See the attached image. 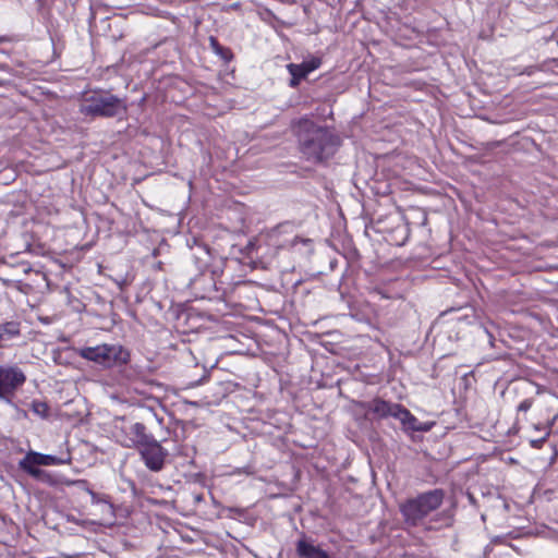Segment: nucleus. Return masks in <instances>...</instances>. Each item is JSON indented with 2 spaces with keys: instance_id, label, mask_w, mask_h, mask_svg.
<instances>
[{
  "instance_id": "nucleus-26",
  "label": "nucleus",
  "mask_w": 558,
  "mask_h": 558,
  "mask_svg": "<svg viewBox=\"0 0 558 558\" xmlns=\"http://www.w3.org/2000/svg\"><path fill=\"white\" fill-rule=\"evenodd\" d=\"M299 241V238H294V240L292 241V245H295V243Z\"/></svg>"
},
{
  "instance_id": "nucleus-20",
  "label": "nucleus",
  "mask_w": 558,
  "mask_h": 558,
  "mask_svg": "<svg viewBox=\"0 0 558 558\" xmlns=\"http://www.w3.org/2000/svg\"><path fill=\"white\" fill-rule=\"evenodd\" d=\"M86 492L90 495V498H92V502L93 504H100V502H104V504H107L109 505L110 508H112V505L108 501V496L106 495H100L94 490H92L90 488H86Z\"/></svg>"
},
{
  "instance_id": "nucleus-1",
  "label": "nucleus",
  "mask_w": 558,
  "mask_h": 558,
  "mask_svg": "<svg viewBox=\"0 0 558 558\" xmlns=\"http://www.w3.org/2000/svg\"><path fill=\"white\" fill-rule=\"evenodd\" d=\"M302 156L311 162L319 163L335 155L340 138L328 128L303 118L293 128Z\"/></svg>"
},
{
  "instance_id": "nucleus-16",
  "label": "nucleus",
  "mask_w": 558,
  "mask_h": 558,
  "mask_svg": "<svg viewBox=\"0 0 558 558\" xmlns=\"http://www.w3.org/2000/svg\"><path fill=\"white\" fill-rule=\"evenodd\" d=\"M288 72L291 75L289 86L292 88H296L300 85V82L308 75L305 73L304 69L301 66V64L296 63H289L287 65Z\"/></svg>"
},
{
  "instance_id": "nucleus-6",
  "label": "nucleus",
  "mask_w": 558,
  "mask_h": 558,
  "mask_svg": "<svg viewBox=\"0 0 558 558\" xmlns=\"http://www.w3.org/2000/svg\"><path fill=\"white\" fill-rule=\"evenodd\" d=\"M476 320V312L473 306L464 305L451 307L438 316L436 325L449 333L450 339H460L463 327L473 324Z\"/></svg>"
},
{
  "instance_id": "nucleus-10",
  "label": "nucleus",
  "mask_w": 558,
  "mask_h": 558,
  "mask_svg": "<svg viewBox=\"0 0 558 558\" xmlns=\"http://www.w3.org/2000/svg\"><path fill=\"white\" fill-rule=\"evenodd\" d=\"M20 470L32 476L34 480L44 483L48 486L56 487L59 485H86L87 482L84 480H77V481H65L62 476L54 475L48 471H45L40 468H31L27 466H19Z\"/></svg>"
},
{
  "instance_id": "nucleus-13",
  "label": "nucleus",
  "mask_w": 558,
  "mask_h": 558,
  "mask_svg": "<svg viewBox=\"0 0 558 558\" xmlns=\"http://www.w3.org/2000/svg\"><path fill=\"white\" fill-rule=\"evenodd\" d=\"M396 418L401 422L404 432H428L432 428V424L420 422L402 404L400 407V411L397 412Z\"/></svg>"
},
{
  "instance_id": "nucleus-21",
  "label": "nucleus",
  "mask_w": 558,
  "mask_h": 558,
  "mask_svg": "<svg viewBox=\"0 0 558 558\" xmlns=\"http://www.w3.org/2000/svg\"><path fill=\"white\" fill-rule=\"evenodd\" d=\"M545 64L525 66L519 74L532 75L536 71H544Z\"/></svg>"
},
{
  "instance_id": "nucleus-23",
  "label": "nucleus",
  "mask_w": 558,
  "mask_h": 558,
  "mask_svg": "<svg viewBox=\"0 0 558 558\" xmlns=\"http://www.w3.org/2000/svg\"><path fill=\"white\" fill-rule=\"evenodd\" d=\"M549 433H550V430L548 429V430L545 432V435L543 437H541L538 439L531 440L532 447L533 448H541L542 445L544 444V441L546 440V438L549 436Z\"/></svg>"
},
{
  "instance_id": "nucleus-19",
  "label": "nucleus",
  "mask_w": 558,
  "mask_h": 558,
  "mask_svg": "<svg viewBox=\"0 0 558 558\" xmlns=\"http://www.w3.org/2000/svg\"><path fill=\"white\" fill-rule=\"evenodd\" d=\"M301 66L304 69L305 73L310 74L311 72L318 69L322 64L320 58L314 57L310 60H305L302 63H300Z\"/></svg>"
},
{
  "instance_id": "nucleus-22",
  "label": "nucleus",
  "mask_w": 558,
  "mask_h": 558,
  "mask_svg": "<svg viewBox=\"0 0 558 558\" xmlns=\"http://www.w3.org/2000/svg\"><path fill=\"white\" fill-rule=\"evenodd\" d=\"M533 404V399H524L519 405H518V411L519 412H526L531 409Z\"/></svg>"
},
{
  "instance_id": "nucleus-17",
  "label": "nucleus",
  "mask_w": 558,
  "mask_h": 558,
  "mask_svg": "<svg viewBox=\"0 0 558 558\" xmlns=\"http://www.w3.org/2000/svg\"><path fill=\"white\" fill-rule=\"evenodd\" d=\"M209 45L213 51L225 61H230L232 59V52L229 48L220 45L218 39L214 36L209 37Z\"/></svg>"
},
{
  "instance_id": "nucleus-15",
  "label": "nucleus",
  "mask_w": 558,
  "mask_h": 558,
  "mask_svg": "<svg viewBox=\"0 0 558 558\" xmlns=\"http://www.w3.org/2000/svg\"><path fill=\"white\" fill-rule=\"evenodd\" d=\"M20 323L7 322L0 325V348L5 345V342L20 335Z\"/></svg>"
},
{
  "instance_id": "nucleus-8",
  "label": "nucleus",
  "mask_w": 558,
  "mask_h": 558,
  "mask_svg": "<svg viewBox=\"0 0 558 558\" xmlns=\"http://www.w3.org/2000/svg\"><path fill=\"white\" fill-rule=\"evenodd\" d=\"M137 450L145 466L149 471L160 472L165 468L168 451L161 446L158 439Z\"/></svg>"
},
{
  "instance_id": "nucleus-14",
  "label": "nucleus",
  "mask_w": 558,
  "mask_h": 558,
  "mask_svg": "<svg viewBox=\"0 0 558 558\" xmlns=\"http://www.w3.org/2000/svg\"><path fill=\"white\" fill-rule=\"evenodd\" d=\"M191 251L196 269L203 272L209 266L211 259L209 247L205 244L196 243L195 246L191 247Z\"/></svg>"
},
{
  "instance_id": "nucleus-5",
  "label": "nucleus",
  "mask_w": 558,
  "mask_h": 558,
  "mask_svg": "<svg viewBox=\"0 0 558 558\" xmlns=\"http://www.w3.org/2000/svg\"><path fill=\"white\" fill-rule=\"evenodd\" d=\"M78 355L87 361L94 362L102 368L109 369L122 367L130 362V351L121 344H99L85 347L77 351Z\"/></svg>"
},
{
  "instance_id": "nucleus-11",
  "label": "nucleus",
  "mask_w": 558,
  "mask_h": 558,
  "mask_svg": "<svg viewBox=\"0 0 558 558\" xmlns=\"http://www.w3.org/2000/svg\"><path fill=\"white\" fill-rule=\"evenodd\" d=\"M295 553L299 558H330L328 551L315 544L312 537L302 534L295 543Z\"/></svg>"
},
{
  "instance_id": "nucleus-4",
  "label": "nucleus",
  "mask_w": 558,
  "mask_h": 558,
  "mask_svg": "<svg viewBox=\"0 0 558 558\" xmlns=\"http://www.w3.org/2000/svg\"><path fill=\"white\" fill-rule=\"evenodd\" d=\"M444 498V489H430L418 494L414 498L407 499L400 505V512L405 523L416 526L424 518L441 506Z\"/></svg>"
},
{
  "instance_id": "nucleus-18",
  "label": "nucleus",
  "mask_w": 558,
  "mask_h": 558,
  "mask_svg": "<svg viewBox=\"0 0 558 558\" xmlns=\"http://www.w3.org/2000/svg\"><path fill=\"white\" fill-rule=\"evenodd\" d=\"M31 408H32L33 412L35 414H37L38 416H40L43 418L48 416L49 408L46 402L39 401V400H34L31 404Z\"/></svg>"
},
{
  "instance_id": "nucleus-24",
  "label": "nucleus",
  "mask_w": 558,
  "mask_h": 558,
  "mask_svg": "<svg viewBox=\"0 0 558 558\" xmlns=\"http://www.w3.org/2000/svg\"><path fill=\"white\" fill-rule=\"evenodd\" d=\"M484 331L489 337V342L493 344V342H492V340L494 339L493 335L487 329H484Z\"/></svg>"
},
{
  "instance_id": "nucleus-27",
  "label": "nucleus",
  "mask_w": 558,
  "mask_h": 558,
  "mask_svg": "<svg viewBox=\"0 0 558 558\" xmlns=\"http://www.w3.org/2000/svg\"><path fill=\"white\" fill-rule=\"evenodd\" d=\"M470 500H471V502H474V498L472 495H470Z\"/></svg>"
},
{
  "instance_id": "nucleus-2",
  "label": "nucleus",
  "mask_w": 558,
  "mask_h": 558,
  "mask_svg": "<svg viewBox=\"0 0 558 558\" xmlns=\"http://www.w3.org/2000/svg\"><path fill=\"white\" fill-rule=\"evenodd\" d=\"M163 428V417L153 409L143 411L140 422L131 423L122 428L124 438L122 446L128 449H140L155 441L158 433Z\"/></svg>"
},
{
  "instance_id": "nucleus-9",
  "label": "nucleus",
  "mask_w": 558,
  "mask_h": 558,
  "mask_svg": "<svg viewBox=\"0 0 558 558\" xmlns=\"http://www.w3.org/2000/svg\"><path fill=\"white\" fill-rule=\"evenodd\" d=\"M361 407L366 411L365 416L372 420H383L387 417H397L400 411V403H392L380 398H375L367 402H362Z\"/></svg>"
},
{
  "instance_id": "nucleus-25",
  "label": "nucleus",
  "mask_w": 558,
  "mask_h": 558,
  "mask_svg": "<svg viewBox=\"0 0 558 558\" xmlns=\"http://www.w3.org/2000/svg\"><path fill=\"white\" fill-rule=\"evenodd\" d=\"M255 247V244L253 242H250L246 250L251 252Z\"/></svg>"
},
{
  "instance_id": "nucleus-28",
  "label": "nucleus",
  "mask_w": 558,
  "mask_h": 558,
  "mask_svg": "<svg viewBox=\"0 0 558 558\" xmlns=\"http://www.w3.org/2000/svg\"><path fill=\"white\" fill-rule=\"evenodd\" d=\"M28 558H35V557H28Z\"/></svg>"
},
{
  "instance_id": "nucleus-12",
  "label": "nucleus",
  "mask_w": 558,
  "mask_h": 558,
  "mask_svg": "<svg viewBox=\"0 0 558 558\" xmlns=\"http://www.w3.org/2000/svg\"><path fill=\"white\" fill-rule=\"evenodd\" d=\"M63 460L52 456V454H45L40 453L34 450H29L23 459L19 461V466H27L31 468H39V466H47V465H59L62 464Z\"/></svg>"
},
{
  "instance_id": "nucleus-3",
  "label": "nucleus",
  "mask_w": 558,
  "mask_h": 558,
  "mask_svg": "<svg viewBox=\"0 0 558 558\" xmlns=\"http://www.w3.org/2000/svg\"><path fill=\"white\" fill-rule=\"evenodd\" d=\"M124 99L109 92H94L84 97L80 112L90 118H117L126 113Z\"/></svg>"
},
{
  "instance_id": "nucleus-7",
  "label": "nucleus",
  "mask_w": 558,
  "mask_h": 558,
  "mask_svg": "<svg viewBox=\"0 0 558 558\" xmlns=\"http://www.w3.org/2000/svg\"><path fill=\"white\" fill-rule=\"evenodd\" d=\"M26 380L25 374L19 367L0 366V399L10 402L15 390Z\"/></svg>"
}]
</instances>
